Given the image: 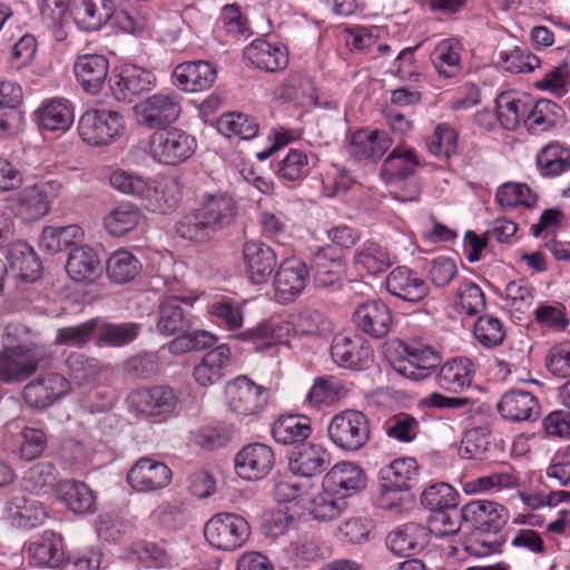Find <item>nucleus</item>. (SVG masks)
<instances>
[{
  "label": "nucleus",
  "instance_id": "nucleus-1",
  "mask_svg": "<svg viewBox=\"0 0 570 570\" xmlns=\"http://www.w3.org/2000/svg\"><path fill=\"white\" fill-rule=\"evenodd\" d=\"M150 157L159 164L176 166L190 158L197 148L196 138L179 128L157 129L149 137Z\"/></svg>",
  "mask_w": 570,
  "mask_h": 570
},
{
  "label": "nucleus",
  "instance_id": "nucleus-2",
  "mask_svg": "<svg viewBox=\"0 0 570 570\" xmlns=\"http://www.w3.org/2000/svg\"><path fill=\"white\" fill-rule=\"evenodd\" d=\"M250 528L245 518L236 513H217L204 527L206 541L217 550L235 551L249 539Z\"/></svg>",
  "mask_w": 570,
  "mask_h": 570
},
{
  "label": "nucleus",
  "instance_id": "nucleus-3",
  "mask_svg": "<svg viewBox=\"0 0 570 570\" xmlns=\"http://www.w3.org/2000/svg\"><path fill=\"white\" fill-rule=\"evenodd\" d=\"M122 129L121 115L111 109H89L81 115L78 122L82 141L94 147L112 144Z\"/></svg>",
  "mask_w": 570,
  "mask_h": 570
},
{
  "label": "nucleus",
  "instance_id": "nucleus-4",
  "mask_svg": "<svg viewBox=\"0 0 570 570\" xmlns=\"http://www.w3.org/2000/svg\"><path fill=\"white\" fill-rule=\"evenodd\" d=\"M327 433L331 441L340 449L357 451L370 440V420L361 411L345 410L333 416L327 426Z\"/></svg>",
  "mask_w": 570,
  "mask_h": 570
},
{
  "label": "nucleus",
  "instance_id": "nucleus-5",
  "mask_svg": "<svg viewBox=\"0 0 570 570\" xmlns=\"http://www.w3.org/2000/svg\"><path fill=\"white\" fill-rule=\"evenodd\" d=\"M509 511L502 504L489 500H473L463 505L466 532L497 534L509 520Z\"/></svg>",
  "mask_w": 570,
  "mask_h": 570
},
{
  "label": "nucleus",
  "instance_id": "nucleus-6",
  "mask_svg": "<svg viewBox=\"0 0 570 570\" xmlns=\"http://www.w3.org/2000/svg\"><path fill=\"white\" fill-rule=\"evenodd\" d=\"M269 392L247 376H238L226 386L227 406L239 415H254L267 404Z\"/></svg>",
  "mask_w": 570,
  "mask_h": 570
},
{
  "label": "nucleus",
  "instance_id": "nucleus-7",
  "mask_svg": "<svg viewBox=\"0 0 570 570\" xmlns=\"http://www.w3.org/2000/svg\"><path fill=\"white\" fill-rule=\"evenodd\" d=\"M177 402L175 391L167 385L136 389L127 396L129 407L146 416L169 415L174 412Z\"/></svg>",
  "mask_w": 570,
  "mask_h": 570
},
{
  "label": "nucleus",
  "instance_id": "nucleus-8",
  "mask_svg": "<svg viewBox=\"0 0 570 570\" xmlns=\"http://www.w3.org/2000/svg\"><path fill=\"white\" fill-rule=\"evenodd\" d=\"M70 391V383L58 373H43L24 385L22 396L35 410H46Z\"/></svg>",
  "mask_w": 570,
  "mask_h": 570
},
{
  "label": "nucleus",
  "instance_id": "nucleus-9",
  "mask_svg": "<svg viewBox=\"0 0 570 570\" xmlns=\"http://www.w3.org/2000/svg\"><path fill=\"white\" fill-rule=\"evenodd\" d=\"M307 279L308 267L302 259L295 256L284 258L274 276L276 299L282 304L295 301L306 287Z\"/></svg>",
  "mask_w": 570,
  "mask_h": 570
},
{
  "label": "nucleus",
  "instance_id": "nucleus-10",
  "mask_svg": "<svg viewBox=\"0 0 570 570\" xmlns=\"http://www.w3.org/2000/svg\"><path fill=\"white\" fill-rule=\"evenodd\" d=\"M331 356L341 367L362 371L367 368L373 358L370 343L360 335H335L331 344Z\"/></svg>",
  "mask_w": 570,
  "mask_h": 570
},
{
  "label": "nucleus",
  "instance_id": "nucleus-11",
  "mask_svg": "<svg viewBox=\"0 0 570 570\" xmlns=\"http://www.w3.org/2000/svg\"><path fill=\"white\" fill-rule=\"evenodd\" d=\"M156 81L153 72L136 65H124L111 78V94L122 102H130L136 96L151 89Z\"/></svg>",
  "mask_w": 570,
  "mask_h": 570
},
{
  "label": "nucleus",
  "instance_id": "nucleus-12",
  "mask_svg": "<svg viewBox=\"0 0 570 570\" xmlns=\"http://www.w3.org/2000/svg\"><path fill=\"white\" fill-rule=\"evenodd\" d=\"M314 285L336 291L342 286L346 265L342 256L331 246L318 249L311 259Z\"/></svg>",
  "mask_w": 570,
  "mask_h": 570
},
{
  "label": "nucleus",
  "instance_id": "nucleus-13",
  "mask_svg": "<svg viewBox=\"0 0 570 570\" xmlns=\"http://www.w3.org/2000/svg\"><path fill=\"white\" fill-rule=\"evenodd\" d=\"M236 473L245 480L256 481L265 478L275 463L271 446L263 443L245 445L234 459Z\"/></svg>",
  "mask_w": 570,
  "mask_h": 570
},
{
  "label": "nucleus",
  "instance_id": "nucleus-14",
  "mask_svg": "<svg viewBox=\"0 0 570 570\" xmlns=\"http://www.w3.org/2000/svg\"><path fill=\"white\" fill-rule=\"evenodd\" d=\"M181 107L175 94H155L140 105V124L150 129H163L180 116Z\"/></svg>",
  "mask_w": 570,
  "mask_h": 570
},
{
  "label": "nucleus",
  "instance_id": "nucleus-15",
  "mask_svg": "<svg viewBox=\"0 0 570 570\" xmlns=\"http://www.w3.org/2000/svg\"><path fill=\"white\" fill-rule=\"evenodd\" d=\"M352 318L358 331L376 340L385 337L393 323L390 307L384 302L375 299L358 305Z\"/></svg>",
  "mask_w": 570,
  "mask_h": 570
},
{
  "label": "nucleus",
  "instance_id": "nucleus-16",
  "mask_svg": "<svg viewBox=\"0 0 570 570\" xmlns=\"http://www.w3.org/2000/svg\"><path fill=\"white\" fill-rule=\"evenodd\" d=\"M406 358L394 365L402 376L422 381L426 379L441 363L440 353L431 346L406 344L404 345Z\"/></svg>",
  "mask_w": 570,
  "mask_h": 570
},
{
  "label": "nucleus",
  "instance_id": "nucleus-17",
  "mask_svg": "<svg viewBox=\"0 0 570 570\" xmlns=\"http://www.w3.org/2000/svg\"><path fill=\"white\" fill-rule=\"evenodd\" d=\"M386 291L409 303H419L429 294V286L415 271L397 266L385 278Z\"/></svg>",
  "mask_w": 570,
  "mask_h": 570
},
{
  "label": "nucleus",
  "instance_id": "nucleus-18",
  "mask_svg": "<svg viewBox=\"0 0 570 570\" xmlns=\"http://www.w3.org/2000/svg\"><path fill=\"white\" fill-rule=\"evenodd\" d=\"M170 479V469L165 463L150 458L139 459L127 474L128 484L138 492L164 488Z\"/></svg>",
  "mask_w": 570,
  "mask_h": 570
},
{
  "label": "nucleus",
  "instance_id": "nucleus-19",
  "mask_svg": "<svg viewBox=\"0 0 570 570\" xmlns=\"http://www.w3.org/2000/svg\"><path fill=\"white\" fill-rule=\"evenodd\" d=\"M331 463V454L318 443H303L292 451L288 469L294 475L312 478L324 472Z\"/></svg>",
  "mask_w": 570,
  "mask_h": 570
},
{
  "label": "nucleus",
  "instance_id": "nucleus-20",
  "mask_svg": "<svg viewBox=\"0 0 570 570\" xmlns=\"http://www.w3.org/2000/svg\"><path fill=\"white\" fill-rule=\"evenodd\" d=\"M322 487H326L345 500L366 487V475L358 465L340 462L324 475Z\"/></svg>",
  "mask_w": 570,
  "mask_h": 570
},
{
  "label": "nucleus",
  "instance_id": "nucleus-21",
  "mask_svg": "<svg viewBox=\"0 0 570 570\" xmlns=\"http://www.w3.org/2000/svg\"><path fill=\"white\" fill-rule=\"evenodd\" d=\"M243 57L248 65L265 72H278L288 65L286 48L265 39L250 42L244 49Z\"/></svg>",
  "mask_w": 570,
  "mask_h": 570
},
{
  "label": "nucleus",
  "instance_id": "nucleus-22",
  "mask_svg": "<svg viewBox=\"0 0 570 570\" xmlns=\"http://www.w3.org/2000/svg\"><path fill=\"white\" fill-rule=\"evenodd\" d=\"M69 14L79 29L96 31L112 18L114 3L111 0H70Z\"/></svg>",
  "mask_w": 570,
  "mask_h": 570
},
{
  "label": "nucleus",
  "instance_id": "nucleus-23",
  "mask_svg": "<svg viewBox=\"0 0 570 570\" xmlns=\"http://www.w3.org/2000/svg\"><path fill=\"white\" fill-rule=\"evenodd\" d=\"M243 261L252 283L259 285L269 279L276 266L277 255L266 244L248 240L243 246Z\"/></svg>",
  "mask_w": 570,
  "mask_h": 570
},
{
  "label": "nucleus",
  "instance_id": "nucleus-24",
  "mask_svg": "<svg viewBox=\"0 0 570 570\" xmlns=\"http://www.w3.org/2000/svg\"><path fill=\"white\" fill-rule=\"evenodd\" d=\"M2 344L4 351L11 352L17 356H22L28 361H32V354L42 350L43 357L41 366L49 364L51 360V351L45 345L35 341V334L23 324L10 323L3 332Z\"/></svg>",
  "mask_w": 570,
  "mask_h": 570
},
{
  "label": "nucleus",
  "instance_id": "nucleus-25",
  "mask_svg": "<svg viewBox=\"0 0 570 570\" xmlns=\"http://www.w3.org/2000/svg\"><path fill=\"white\" fill-rule=\"evenodd\" d=\"M173 77L178 87L185 91L197 92L204 91L214 85L217 71L208 61L197 60L179 63Z\"/></svg>",
  "mask_w": 570,
  "mask_h": 570
},
{
  "label": "nucleus",
  "instance_id": "nucleus-26",
  "mask_svg": "<svg viewBox=\"0 0 570 570\" xmlns=\"http://www.w3.org/2000/svg\"><path fill=\"white\" fill-rule=\"evenodd\" d=\"M497 409L504 420L511 422L532 421L540 414L538 400L530 392L523 390L505 392Z\"/></svg>",
  "mask_w": 570,
  "mask_h": 570
},
{
  "label": "nucleus",
  "instance_id": "nucleus-27",
  "mask_svg": "<svg viewBox=\"0 0 570 570\" xmlns=\"http://www.w3.org/2000/svg\"><path fill=\"white\" fill-rule=\"evenodd\" d=\"M429 534V529L424 525L410 522L391 532L386 544L394 554H415L428 544Z\"/></svg>",
  "mask_w": 570,
  "mask_h": 570
},
{
  "label": "nucleus",
  "instance_id": "nucleus-28",
  "mask_svg": "<svg viewBox=\"0 0 570 570\" xmlns=\"http://www.w3.org/2000/svg\"><path fill=\"white\" fill-rule=\"evenodd\" d=\"M198 209L214 232L229 226L237 215L236 202L227 193L205 195Z\"/></svg>",
  "mask_w": 570,
  "mask_h": 570
},
{
  "label": "nucleus",
  "instance_id": "nucleus-29",
  "mask_svg": "<svg viewBox=\"0 0 570 570\" xmlns=\"http://www.w3.org/2000/svg\"><path fill=\"white\" fill-rule=\"evenodd\" d=\"M73 70L81 88L89 94H97L106 81L109 62L101 55H85L77 59Z\"/></svg>",
  "mask_w": 570,
  "mask_h": 570
},
{
  "label": "nucleus",
  "instance_id": "nucleus-30",
  "mask_svg": "<svg viewBox=\"0 0 570 570\" xmlns=\"http://www.w3.org/2000/svg\"><path fill=\"white\" fill-rule=\"evenodd\" d=\"M419 166L420 160L413 148L396 146L384 159L381 175L389 184L402 183L411 178Z\"/></svg>",
  "mask_w": 570,
  "mask_h": 570
},
{
  "label": "nucleus",
  "instance_id": "nucleus-31",
  "mask_svg": "<svg viewBox=\"0 0 570 570\" xmlns=\"http://www.w3.org/2000/svg\"><path fill=\"white\" fill-rule=\"evenodd\" d=\"M392 146V138L382 130L361 129L353 134L350 154L357 159H380Z\"/></svg>",
  "mask_w": 570,
  "mask_h": 570
},
{
  "label": "nucleus",
  "instance_id": "nucleus-32",
  "mask_svg": "<svg viewBox=\"0 0 570 570\" xmlns=\"http://www.w3.org/2000/svg\"><path fill=\"white\" fill-rule=\"evenodd\" d=\"M230 350L222 344L207 352L199 364L194 367L193 376L202 386L217 383L224 376V370L229 364Z\"/></svg>",
  "mask_w": 570,
  "mask_h": 570
},
{
  "label": "nucleus",
  "instance_id": "nucleus-33",
  "mask_svg": "<svg viewBox=\"0 0 570 570\" xmlns=\"http://www.w3.org/2000/svg\"><path fill=\"white\" fill-rule=\"evenodd\" d=\"M83 239V232L78 225L46 226L39 238V247L49 255L71 249Z\"/></svg>",
  "mask_w": 570,
  "mask_h": 570
},
{
  "label": "nucleus",
  "instance_id": "nucleus-34",
  "mask_svg": "<svg viewBox=\"0 0 570 570\" xmlns=\"http://www.w3.org/2000/svg\"><path fill=\"white\" fill-rule=\"evenodd\" d=\"M43 355L42 350L36 351L32 354V361H28L8 351L0 353V382L16 383L24 381L41 366Z\"/></svg>",
  "mask_w": 570,
  "mask_h": 570
},
{
  "label": "nucleus",
  "instance_id": "nucleus-35",
  "mask_svg": "<svg viewBox=\"0 0 570 570\" xmlns=\"http://www.w3.org/2000/svg\"><path fill=\"white\" fill-rule=\"evenodd\" d=\"M535 165L539 174L546 178L570 171V147L559 141L546 145L537 155Z\"/></svg>",
  "mask_w": 570,
  "mask_h": 570
},
{
  "label": "nucleus",
  "instance_id": "nucleus-36",
  "mask_svg": "<svg viewBox=\"0 0 570 570\" xmlns=\"http://www.w3.org/2000/svg\"><path fill=\"white\" fill-rule=\"evenodd\" d=\"M57 495L65 505L77 514L92 511L96 497L92 490L81 481L63 480L57 484Z\"/></svg>",
  "mask_w": 570,
  "mask_h": 570
},
{
  "label": "nucleus",
  "instance_id": "nucleus-37",
  "mask_svg": "<svg viewBox=\"0 0 570 570\" xmlns=\"http://www.w3.org/2000/svg\"><path fill=\"white\" fill-rule=\"evenodd\" d=\"M473 364L466 357H458L444 363L438 375V385L445 391L456 393L472 382Z\"/></svg>",
  "mask_w": 570,
  "mask_h": 570
},
{
  "label": "nucleus",
  "instance_id": "nucleus-38",
  "mask_svg": "<svg viewBox=\"0 0 570 570\" xmlns=\"http://www.w3.org/2000/svg\"><path fill=\"white\" fill-rule=\"evenodd\" d=\"M36 120L43 129L66 131L73 122L72 106L65 99L46 101L36 111Z\"/></svg>",
  "mask_w": 570,
  "mask_h": 570
},
{
  "label": "nucleus",
  "instance_id": "nucleus-39",
  "mask_svg": "<svg viewBox=\"0 0 570 570\" xmlns=\"http://www.w3.org/2000/svg\"><path fill=\"white\" fill-rule=\"evenodd\" d=\"M312 433L311 420L305 415H282L272 425L273 439L279 444H293L306 440Z\"/></svg>",
  "mask_w": 570,
  "mask_h": 570
},
{
  "label": "nucleus",
  "instance_id": "nucleus-40",
  "mask_svg": "<svg viewBox=\"0 0 570 570\" xmlns=\"http://www.w3.org/2000/svg\"><path fill=\"white\" fill-rule=\"evenodd\" d=\"M28 552L38 566L60 567L65 556L62 538L53 531H45L38 540L29 544Z\"/></svg>",
  "mask_w": 570,
  "mask_h": 570
},
{
  "label": "nucleus",
  "instance_id": "nucleus-41",
  "mask_svg": "<svg viewBox=\"0 0 570 570\" xmlns=\"http://www.w3.org/2000/svg\"><path fill=\"white\" fill-rule=\"evenodd\" d=\"M461 43L455 39L440 41L431 53L432 63L441 77L453 78L461 73Z\"/></svg>",
  "mask_w": 570,
  "mask_h": 570
},
{
  "label": "nucleus",
  "instance_id": "nucleus-42",
  "mask_svg": "<svg viewBox=\"0 0 570 570\" xmlns=\"http://www.w3.org/2000/svg\"><path fill=\"white\" fill-rule=\"evenodd\" d=\"M141 217L137 206L129 202H121L105 216L104 226L111 236L121 237L135 229Z\"/></svg>",
  "mask_w": 570,
  "mask_h": 570
},
{
  "label": "nucleus",
  "instance_id": "nucleus-43",
  "mask_svg": "<svg viewBox=\"0 0 570 570\" xmlns=\"http://www.w3.org/2000/svg\"><path fill=\"white\" fill-rule=\"evenodd\" d=\"M383 489L411 490L417 476V463L413 458L396 459L381 470Z\"/></svg>",
  "mask_w": 570,
  "mask_h": 570
},
{
  "label": "nucleus",
  "instance_id": "nucleus-44",
  "mask_svg": "<svg viewBox=\"0 0 570 570\" xmlns=\"http://www.w3.org/2000/svg\"><path fill=\"white\" fill-rule=\"evenodd\" d=\"M99 263V258L91 247L78 244L69 252L66 272L73 281L83 282L95 274Z\"/></svg>",
  "mask_w": 570,
  "mask_h": 570
},
{
  "label": "nucleus",
  "instance_id": "nucleus-45",
  "mask_svg": "<svg viewBox=\"0 0 570 570\" xmlns=\"http://www.w3.org/2000/svg\"><path fill=\"white\" fill-rule=\"evenodd\" d=\"M495 106L498 119L508 130L514 129L519 121L525 118L529 109L527 98L514 91L501 92L495 99Z\"/></svg>",
  "mask_w": 570,
  "mask_h": 570
},
{
  "label": "nucleus",
  "instance_id": "nucleus-46",
  "mask_svg": "<svg viewBox=\"0 0 570 570\" xmlns=\"http://www.w3.org/2000/svg\"><path fill=\"white\" fill-rule=\"evenodd\" d=\"M354 262L371 275L386 272L394 263L389 250L375 242H366L355 252Z\"/></svg>",
  "mask_w": 570,
  "mask_h": 570
},
{
  "label": "nucleus",
  "instance_id": "nucleus-47",
  "mask_svg": "<svg viewBox=\"0 0 570 570\" xmlns=\"http://www.w3.org/2000/svg\"><path fill=\"white\" fill-rule=\"evenodd\" d=\"M184 298L171 296L159 306L157 330L164 335H175L189 328V321L179 306Z\"/></svg>",
  "mask_w": 570,
  "mask_h": 570
},
{
  "label": "nucleus",
  "instance_id": "nucleus-48",
  "mask_svg": "<svg viewBox=\"0 0 570 570\" xmlns=\"http://www.w3.org/2000/svg\"><path fill=\"white\" fill-rule=\"evenodd\" d=\"M561 108L553 101L548 99H539L529 107L524 118L527 129L534 135L544 132L554 127L560 117Z\"/></svg>",
  "mask_w": 570,
  "mask_h": 570
},
{
  "label": "nucleus",
  "instance_id": "nucleus-49",
  "mask_svg": "<svg viewBox=\"0 0 570 570\" xmlns=\"http://www.w3.org/2000/svg\"><path fill=\"white\" fill-rule=\"evenodd\" d=\"M308 156L299 149H291L277 163L276 176L283 184H298L308 175Z\"/></svg>",
  "mask_w": 570,
  "mask_h": 570
},
{
  "label": "nucleus",
  "instance_id": "nucleus-50",
  "mask_svg": "<svg viewBox=\"0 0 570 570\" xmlns=\"http://www.w3.org/2000/svg\"><path fill=\"white\" fill-rule=\"evenodd\" d=\"M217 129L224 136L249 140L256 137L259 126L256 119L245 114L229 112L219 117Z\"/></svg>",
  "mask_w": 570,
  "mask_h": 570
},
{
  "label": "nucleus",
  "instance_id": "nucleus-51",
  "mask_svg": "<svg viewBox=\"0 0 570 570\" xmlns=\"http://www.w3.org/2000/svg\"><path fill=\"white\" fill-rule=\"evenodd\" d=\"M345 508L346 501L343 498L322 487V491L311 500L309 513L315 520L331 521L338 518Z\"/></svg>",
  "mask_w": 570,
  "mask_h": 570
},
{
  "label": "nucleus",
  "instance_id": "nucleus-52",
  "mask_svg": "<svg viewBox=\"0 0 570 570\" xmlns=\"http://www.w3.org/2000/svg\"><path fill=\"white\" fill-rule=\"evenodd\" d=\"M58 472L50 462H37L23 474L21 485L26 491L40 494L51 489L57 481Z\"/></svg>",
  "mask_w": 570,
  "mask_h": 570
},
{
  "label": "nucleus",
  "instance_id": "nucleus-53",
  "mask_svg": "<svg viewBox=\"0 0 570 570\" xmlns=\"http://www.w3.org/2000/svg\"><path fill=\"white\" fill-rule=\"evenodd\" d=\"M9 510L19 520V525L24 528H35L47 519L43 505L38 500L24 495L13 497Z\"/></svg>",
  "mask_w": 570,
  "mask_h": 570
},
{
  "label": "nucleus",
  "instance_id": "nucleus-54",
  "mask_svg": "<svg viewBox=\"0 0 570 570\" xmlns=\"http://www.w3.org/2000/svg\"><path fill=\"white\" fill-rule=\"evenodd\" d=\"M458 491L445 482H436L426 487L421 495V504L429 509L432 514L445 508L458 507Z\"/></svg>",
  "mask_w": 570,
  "mask_h": 570
},
{
  "label": "nucleus",
  "instance_id": "nucleus-55",
  "mask_svg": "<svg viewBox=\"0 0 570 570\" xmlns=\"http://www.w3.org/2000/svg\"><path fill=\"white\" fill-rule=\"evenodd\" d=\"M138 259L127 250L115 252L107 261L108 277L117 284L131 281L140 271Z\"/></svg>",
  "mask_w": 570,
  "mask_h": 570
},
{
  "label": "nucleus",
  "instance_id": "nucleus-56",
  "mask_svg": "<svg viewBox=\"0 0 570 570\" xmlns=\"http://www.w3.org/2000/svg\"><path fill=\"white\" fill-rule=\"evenodd\" d=\"M429 533L435 532L438 535H453L460 530L466 532L465 521L463 520V507L458 510L456 507L445 508L436 511L429 519Z\"/></svg>",
  "mask_w": 570,
  "mask_h": 570
},
{
  "label": "nucleus",
  "instance_id": "nucleus-57",
  "mask_svg": "<svg viewBox=\"0 0 570 570\" xmlns=\"http://www.w3.org/2000/svg\"><path fill=\"white\" fill-rule=\"evenodd\" d=\"M386 435L402 443H409L420 433L419 420L405 412L390 416L383 424Z\"/></svg>",
  "mask_w": 570,
  "mask_h": 570
},
{
  "label": "nucleus",
  "instance_id": "nucleus-58",
  "mask_svg": "<svg viewBox=\"0 0 570 570\" xmlns=\"http://www.w3.org/2000/svg\"><path fill=\"white\" fill-rule=\"evenodd\" d=\"M49 212L47 194L38 186L27 188L19 198L18 214L24 220H37Z\"/></svg>",
  "mask_w": 570,
  "mask_h": 570
},
{
  "label": "nucleus",
  "instance_id": "nucleus-59",
  "mask_svg": "<svg viewBox=\"0 0 570 570\" xmlns=\"http://www.w3.org/2000/svg\"><path fill=\"white\" fill-rule=\"evenodd\" d=\"M176 233L179 237L188 240L204 242L215 232L197 208L179 219L176 225Z\"/></svg>",
  "mask_w": 570,
  "mask_h": 570
},
{
  "label": "nucleus",
  "instance_id": "nucleus-60",
  "mask_svg": "<svg viewBox=\"0 0 570 570\" xmlns=\"http://www.w3.org/2000/svg\"><path fill=\"white\" fill-rule=\"evenodd\" d=\"M498 203L505 208L523 205L528 208L537 204L538 197L525 184L505 183L497 191Z\"/></svg>",
  "mask_w": 570,
  "mask_h": 570
},
{
  "label": "nucleus",
  "instance_id": "nucleus-61",
  "mask_svg": "<svg viewBox=\"0 0 570 570\" xmlns=\"http://www.w3.org/2000/svg\"><path fill=\"white\" fill-rule=\"evenodd\" d=\"M98 330L99 321L97 318L73 326L60 327L57 331L55 344L81 347L90 341Z\"/></svg>",
  "mask_w": 570,
  "mask_h": 570
},
{
  "label": "nucleus",
  "instance_id": "nucleus-62",
  "mask_svg": "<svg viewBox=\"0 0 570 570\" xmlns=\"http://www.w3.org/2000/svg\"><path fill=\"white\" fill-rule=\"evenodd\" d=\"M138 323L101 324L99 322L98 341L112 346H122L132 342L139 334Z\"/></svg>",
  "mask_w": 570,
  "mask_h": 570
},
{
  "label": "nucleus",
  "instance_id": "nucleus-63",
  "mask_svg": "<svg viewBox=\"0 0 570 570\" xmlns=\"http://www.w3.org/2000/svg\"><path fill=\"white\" fill-rule=\"evenodd\" d=\"M473 333L476 341L485 347L500 345L505 336L501 321L489 314L476 320Z\"/></svg>",
  "mask_w": 570,
  "mask_h": 570
},
{
  "label": "nucleus",
  "instance_id": "nucleus-64",
  "mask_svg": "<svg viewBox=\"0 0 570 570\" xmlns=\"http://www.w3.org/2000/svg\"><path fill=\"white\" fill-rule=\"evenodd\" d=\"M66 366L71 377L79 384L91 382L101 371L98 360L82 353H71L66 360Z\"/></svg>",
  "mask_w": 570,
  "mask_h": 570
}]
</instances>
